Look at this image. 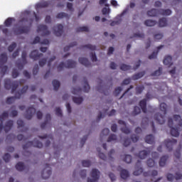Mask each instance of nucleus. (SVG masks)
I'll return each instance as SVG.
<instances>
[{"mask_svg": "<svg viewBox=\"0 0 182 182\" xmlns=\"http://www.w3.org/2000/svg\"><path fill=\"white\" fill-rule=\"evenodd\" d=\"M121 70H124V72H126L127 70H130L132 69V66L127 65L126 64H122L120 66Z\"/></svg>", "mask_w": 182, "mask_h": 182, "instance_id": "a18cd8bd", "label": "nucleus"}, {"mask_svg": "<svg viewBox=\"0 0 182 182\" xmlns=\"http://www.w3.org/2000/svg\"><path fill=\"white\" fill-rule=\"evenodd\" d=\"M37 32L38 33L41 32V36H48V35H50V31L48 30V26L43 24H40L38 26Z\"/></svg>", "mask_w": 182, "mask_h": 182, "instance_id": "9d476101", "label": "nucleus"}, {"mask_svg": "<svg viewBox=\"0 0 182 182\" xmlns=\"http://www.w3.org/2000/svg\"><path fill=\"white\" fill-rule=\"evenodd\" d=\"M50 174H52V169H50V165L46 164V168L43 170L41 173V177L46 180L47 178H49L50 177Z\"/></svg>", "mask_w": 182, "mask_h": 182, "instance_id": "9b49d317", "label": "nucleus"}, {"mask_svg": "<svg viewBox=\"0 0 182 182\" xmlns=\"http://www.w3.org/2000/svg\"><path fill=\"white\" fill-rule=\"evenodd\" d=\"M8 62V55L6 53L0 55V69L2 76H4L5 73L8 72V66L4 65Z\"/></svg>", "mask_w": 182, "mask_h": 182, "instance_id": "7ed1b4c3", "label": "nucleus"}, {"mask_svg": "<svg viewBox=\"0 0 182 182\" xmlns=\"http://www.w3.org/2000/svg\"><path fill=\"white\" fill-rule=\"evenodd\" d=\"M82 89H83V92H85V93L89 92V91L90 90V85H89V82H87V80H85Z\"/></svg>", "mask_w": 182, "mask_h": 182, "instance_id": "72a5a7b5", "label": "nucleus"}, {"mask_svg": "<svg viewBox=\"0 0 182 182\" xmlns=\"http://www.w3.org/2000/svg\"><path fill=\"white\" fill-rule=\"evenodd\" d=\"M76 32H89L87 26L79 27L76 29Z\"/></svg>", "mask_w": 182, "mask_h": 182, "instance_id": "de8ad7c7", "label": "nucleus"}, {"mask_svg": "<svg viewBox=\"0 0 182 182\" xmlns=\"http://www.w3.org/2000/svg\"><path fill=\"white\" fill-rule=\"evenodd\" d=\"M156 23H157V21L153 20H146L144 21V25H146V26H154Z\"/></svg>", "mask_w": 182, "mask_h": 182, "instance_id": "e433bc0d", "label": "nucleus"}, {"mask_svg": "<svg viewBox=\"0 0 182 182\" xmlns=\"http://www.w3.org/2000/svg\"><path fill=\"white\" fill-rule=\"evenodd\" d=\"M131 143H132V141L130 138L129 137L125 138L124 140L123 146H124V147H127L128 146H130Z\"/></svg>", "mask_w": 182, "mask_h": 182, "instance_id": "5fc2aeb1", "label": "nucleus"}, {"mask_svg": "<svg viewBox=\"0 0 182 182\" xmlns=\"http://www.w3.org/2000/svg\"><path fill=\"white\" fill-rule=\"evenodd\" d=\"M132 156L131 155H125V157L124 159V161H125V163H127L128 164L132 163Z\"/></svg>", "mask_w": 182, "mask_h": 182, "instance_id": "4d7b16f0", "label": "nucleus"}, {"mask_svg": "<svg viewBox=\"0 0 182 182\" xmlns=\"http://www.w3.org/2000/svg\"><path fill=\"white\" fill-rule=\"evenodd\" d=\"M163 72V68L159 67V68L151 74V76H160Z\"/></svg>", "mask_w": 182, "mask_h": 182, "instance_id": "c03bdc74", "label": "nucleus"}, {"mask_svg": "<svg viewBox=\"0 0 182 182\" xmlns=\"http://www.w3.org/2000/svg\"><path fill=\"white\" fill-rule=\"evenodd\" d=\"M159 11L156 9H152L150 11H148L147 15L148 16H157L159 15Z\"/></svg>", "mask_w": 182, "mask_h": 182, "instance_id": "7c9ffc66", "label": "nucleus"}, {"mask_svg": "<svg viewBox=\"0 0 182 182\" xmlns=\"http://www.w3.org/2000/svg\"><path fill=\"white\" fill-rule=\"evenodd\" d=\"M149 154H150V151L143 150L140 151L139 154H136V156L139 157V159H141V160H144V159H146Z\"/></svg>", "mask_w": 182, "mask_h": 182, "instance_id": "412c9836", "label": "nucleus"}, {"mask_svg": "<svg viewBox=\"0 0 182 182\" xmlns=\"http://www.w3.org/2000/svg\"><path fill=\"white\" fill-rule=\"evenodd\" d=\"M19 86V82L18 81H12L11 79L4 80V87L7 90H9L11 87V93H14L18 87Z\"/></svg>", "mask_w": 182, "mask_h": 182, "instance_id": "20e7f679", "label": "nucleus"}, {"mask_svg": "<svg viewBox=\"0 0 182 182\" xmlns=\"http://www.w3.org/2000/svg\"><path fill=\"white\" fill-rule=\"evenodd\" d=\"M167 160H168V155H165L161 157L159 160V166L160 167H164L167 163Z\"/></svg>", "mask_w": 182, "mask_h": 182, "instance_id": "b1692460", "label": "nucleus"}, {"mask_svg": "<svg viewBox=\"0 0 182 182\" xmlns=\"http://www.w3.org/2000/svg\"><path fill=\"white\" fill-rule=\"evenodd\" d=\"M31 31V27L29 26H23L18 27L14 30L15 35H22L23 33H29Z\"/></svg>", "mask_w": 182, "mask_h": 182, "instance_id": "f8f14e48", "label": "nucleus"}, {"mask_svg": "<svg viewBox=\"0 0 182 182\" xmlns=\"http://www.w3.org/2000/svg\"><path fill=\"white\" fill-rule=\"evenodd\" d=\"M55 18H57V19H63V18H65V19H69V14L65 12H60L56 15Z\"/></svg>", "mask_w": 182, "mask_h": 182, "instance_id": "c756f323", "label": "nucleus"}, {"mask_svg": "<svg viewBox=\"0 0 182 182\" xmlns=\"http://www.w3.org/2000/svg\"><path fill=\"white\" fill-rule=\"evenodd\" d=\"M73 101L74 102V103H76V105H80L83 102V98L82 97H73Z\"/></svg>", "mask_w": 182, "mask_h": 182, "instance_id": "4c0bfd02", "label": "nucleus"}, {"mask_svg": "<svg viewBox=\"0 0 182 182\" xmlns=\"http://www.w3.org/2000/svg\"><path fill=\"white\" fill-rule=\"evenodd\" d=\"M165 146L166 149L168 150V151H171L173 150V146L174 144H177V140L176 139H166L164 141Z\"/></svg>", "mask_w": 182, "mask_h": 182, "instance_id": "4468645a", "label": "nucleus"}, {"mask_svg": "<svg viewBox=\"0 0 182 182\" xmlns=\"http://www.w3.org/2000/svg\"><path fill=\"white\" fill-rule=\"evenodd\" d=\"M36 113V109H35L33 107H30L26 110L25 117L26 119H27V120H31V119L33 117V114H35Z\"/></svg>", "mask_w": 182, "mask_h": 182, "instance_id": "2eb2a0df", "label": "nucleus"}, {"mask_svg": "<svg viewBox=\"0 0 182 182\" xmlns=\"http://www.w3.org/2000/svg\"><path fill=\"white\" fill-rule=\"evenodd\" d=\"M145 141L148 144H153L154 143V136L153 134L147 135L145 137Z\"/></svg>", "mask_w": 182, "mask_h": 182, "instance_id": "cd10ccee", "label": "nucleus"}, {"mask_svg": "<svg viewBox=\"0 0 182 182\" xmlns=\"http://www.w3.org/2000/svg\"><path fill=\"white\" fill-rule=\"evenodd\" d=\"M168 126L171 129V134L173 137H178L182 132V123H179L176 128L173 127V119H168Z\"/></svg>", "mask_w": 182, "mask_h": 182, "instance_id": "f03ea898", "label": "nucleus"}, {"mask_svg": "<svg viewBox=\"0 0 182 182\" xmlns=\"http://www.w3.org/2000/svg\"><path fill=\"white\" fill-rule=\"evenodd\" d=\"M120 176L122 178H123L124 180H126V178H127L129 176V171L126 169H122L120 172Z\"/></svg>", "mask_w": 182, "mask_h": 182, "instance_id": "473e14b6", "label": "nucleus"}, {"mask_svg": "<svg viewBox=\"0 0 182 182\" xmlns=\"http://www.w3.org/2000/svg\"><path fill=\"white\" fill-rule=\"evenodd\" d=\"M27 55H28V53H26V51H23L22 54H21L22 63L17 62L16 63V65L18 69H19V70H22V69H23V66H25V65H26V63H28V60H26Z\"/></svg>", "mask_w": 182, "mask_h": 182, "instance_id": "1a4fd4ad", "label": "nucleus"}, {"mask_svg": "<svg viewBox=\"0 0 182 182\" xmlns=\"http://www.w3.org/2000/svg\"><path fill=\"white\" fill-rule=\"evenodd\" d=\"M55 114L59 117H62V109H60V107H57L55 109Z\"/></svg>", "mask_w": 182, "mask_h": 182, "instance_id": "774afa93", "label": "nucleus"}, {"mask_svg": "<svg viewBox=\"0 0 182 182\" xmlns=\"http://www.w3.org/2000/svg\"><path fill=\"white\" fill-rule=\"evenodd\" d=\"M133 38H139L140 39H144V33H134V36L131 37V39H133Z\"/></svg>", "mask_w": 182, "mask_h": 182, "instance_id": "8fccbe9b", "label": "nucleus"}, {"mask_svg": "<svg viewBox=\"0 0 182 182\" xmlns=\"http://www.w3.org/2000/svg\"><path fill=\"white\" fill-rule=\"evenodd\" d=\"M159 26H160V28H164V26H167V18H160L159 21Z\"/></svg>", "mask_w": 182, "mask_h": 182, "instance_id": "2f4dec72", "label": "nucleus"}, {"mask_svg": "<svg viewBox=\"0 0 182 182\" xmlns=\"http://www.w3.org/2000/svg\"><path fill=\"white\" fill-rule=\"evenodd\" d=\"M144 75H146V71H141L140 73H138L132 75V80H139V79H141V77H143V76H144Z\"/></svg>", "mask_w": 182, "mask_h": 182, "instance_id": "5701e85b", "label": "nucleus"}, {"mask_svg": "<svg viewBox=\"0 0 182 182\" xmlns=\"http://www.w3.org/2000/svg\"><path fill=\"white\" fill-rule=\"evenodd\" d=\"M3 160H4L6 163H9V160H11V154H5L3 156Z\"/></svg>", "mask_w": 182, "mask_h": 182, "instance_id": "13d9d810", "label": "nucleus"}, {"mask_svg": "<svg viewBox=\"0 0 182 182\" xmlns=\"http://www.w3.org/2000/svg\"><path fill=\"white\" fill-rule=\"evenodd\" d=\"M116 140H117V136H116L114 134H112L108 137L107 142L109 143L110 141H116Z\"/></svg>", "mask_w": 182, "mask_h": 182, "instance_id": "49530a36", "label": "nucleus"}, {"mask_svg": "<svg viewBox=\"0 0 182 182\" xmlns=\"http://www.w3.org/2000/svg\"><path fill=\"white\" fill-rule=\"evenodd\" d=\"M19 76V72H18V70L13 69L12 71V77L16 79V77H18Z\"/></svg>", "mask_w": 182, "mask_h": 182, "instance_id": "69168bd1", "label": "nucleus"}, {"mask_svg": "<svg viewBox=\"0 0 182 182\" xmlns=\"http://www.w3.org/2000/svg\"><path fill=\"white\" fill-rule=\"evenodd\" d=\"M121 131L122 133H125V134H129L130 133V129L127 127H122Z\"/></svg>", "mask_w": 182, "mask_h": 182, "instance_id": "338daca9", "label": "nucleus"}, {"mask_svg": "<svg viewBox=\"0 0 182 182\" xmlns=\"http://www.w3.org/2000/svg\"><path fill=\"white\" fill-rule=\"evenodd\" d=\"M15 48H16V43H11L8 48L9 52H14Z\"/></svg>", "mask_w": 182, "mask_h": 182, "instance_id": "bf43d9fd", "label": "nucleus"}, {"mask_svg": "<svg viewBox=\"0 0 182 182\" xmlns=\"http://www.w3.org/2000/svg\"><path fill=\"white\" fill-rule=\"evenodd\" d=\"M50 119H51L50 114H47L46 115L45 122L41 124V129H45V127H46V125L48 124V123H49V122H50Z\"/></svg>", "mask_w": 182, "mask_h": 182, "instance_id": "393cba45", "label": "nucleus"}, {"mask_svg": "<svg viewBox=\"0 0 182 182\" xmlns=\"http://www.w3.org/2000/svg\"><path fill=\"white\" fill-rule=\"evenodd\" d=\"M135 90H136V95H141V93H143V90H144V85L137 86L135 88Z\"/></svg>", "mask_w": 182, "mask_h": 182, "instance_id": "58836bf2", "label": "nucleus"}, {"mask_svg": "<svg viewBox=\"0 0 182 182\" xmlns=\"http://www.w3.org/2000/svg\"><path fill=\"white\" fill-rule=\"evenodd\" d=\"M16 168L18 171H23L25 169V164L23 162H18L16 165Z\"/></svg>", "mask_w": 182, "mask_h": 182, "instance_id": "f704fd0d", "label": "nucleus"}, {"mask_svg": "<svg viewBox=\"0 0 182 182\" xmlns=\"http://www.w3.org/2000/svg\"><path fill=\"white\" fill-rule=\"evenodd\" d=\"M28 89H29L28 85H25L21 88V91L18 92V93L21 95V97H22V95H25V93L28 92Z\"/></svg>", "mask_w": 182, "mask_h": 182, "instance_id": "09e8293b", "label": "nucleus"}, {"mask_svg": "<svg viewBox=\"0 0 182 182\" xmlns=\"http://www.w3.org/2000/svg\"><path fill=\"white\" fill-rule=\"evenodd\" d=\"M92 178H87V182H97L100 178V171L96 168H93L90 173Z\"/></svg>", "mask_w": 182, "mask_h": 182, "instance_id": "6e6552de", "label": "nucleus"}, {"mask_svg": "<svg viewBox=\"0 0 182 182\" xmlns=\"http://www.w3.org/2000/svg\"><path fill=\"white\" fill-rule=\"evenodd\" d=\"M80 92H82V88L80 87L73 88V90H72L73 95H79Z\"/></svg>", "mask_w": 182, "mask_h": 182, "instance_id": "052dcab7", "label": "nucleus"}, {"mask_svg": "<svg viewBox=\"0 0 182 182\" xmlns=\"http://www.w3.org/2000/svg\"><path fill=\"white\" fill-rule=\"evenodd\" d=\"M146 164L148 167H154L156 162L153 160V159H149L147 160Z\"/></svg>", "mask_w": 182, "mask_h": 182, "instance_id": "603ef678", "label": "nucleus"}, {"mask_svg": "<svg viewBox=\"0 0 182 182\" xmlns=\"http://www.w3.org/2000/svg\"><path fill=\"white\" fill-rule=\"evenodd\" d=\"M53 31L55 36H62V33H63V26L62 24H58L53 28Z\"/></svg>", "mask_w": 182, "mask_h": 182, "instance_id": "ddd939ff", "label": "nucleus"}, {"mask_svg": "<svg viewBox=\"0 0 182 182\" xmlns=\"http://www.w3.org/2000/svg\"><path fill=\"white\" fill-rule=\"evenodd\" d=\"M173 58L171 55H166L165 56L164 59V65H166V66H171L173 65Z\"/></svg>", "mask_w": 182, "mask_h": 182, "instance_id": "4be33fe9", "label": "nucleus"}, {"mask_svg": "<svg viewBox=\"0 0 182 182\" xmlns=\"http://www.w3.org/2000/svg\"><path fill=\"white\" fill-rule=\"evenodd\" d=\"M159 14H161V15H164V16L171 15V10H170V9H166V10L161 9L159 11Z\"/></svg>", "mask_w": 182, "mask_h": 182, "instance_id": "79ce46f5", "label": "nucleus"}, {"mask_svg": "<svg viewBox=\"0 0 182 182\" xmlns=\"http://www.w3.org/2000/svg\"><path fill=\"white\" fill-rule=\"evenodd\" d=\"M164 46H159L157 47V51L156 52H153L149 56V59H156V58H157V55L159 53V50L160 49H162V48H164Z\"/></svg>", "mask_w": 182, "mask_h": 182, "instance_id": "c85d7f7f", "label": "nucleus"}, {"mask_svg": "<svg viewBox=\"0 0 182 182\" xmlns=\"http://www.w3.org/2000/svg\"><path fill=\"white\" fill-rule=\"evenodd\" d=\"M91 164L92 162H90V161L83 160L82 161V165L83 166V167H90Z\"/></svg>", "mask_w": 182, "mask_h": 182, "instance_id": "6e6d98bb", "label": "nucleus"}, {"mask_svg": "<svg viewBox=\"0 0 182 182\" xmlns=\"http://www.w3.org/2000/svg\"><path fill=\"white\" fill-rule=\"evenodd\" d=\"M77 45V43L76 41L71 43L69 46L64 47V52H68V50H70V48H73V46H76Z\"/></svg>", "mask_w": 182, "mask_h": 182, "instance_id": "a19ab883", "label": "nucleus"}, {"mask_svg": "<svg viewBox=\"0 0 182 182\" xmlns=\"http://www.w3.org/2000/svg\"><path fill=\"white\" fill-rule=\"evenodd\" d=\"M66 63L67 64L65 65L63 62L60 63L57 67L58 71L62 72L64 68H67L68 69H73V68H76L77 63L75 61H73V60H67Z\"/></svg>", "mask_w": 182, "mask_h": 182, "instance_id": "39448f33", "label": "nucleus"}, {"mask_svg": "<svg viewBox=\"0 0 182 182\" xmlns=\"http://www.w3.org/2000/svg\"><path fill=\"white\" fill-rule=\"evenodd\" d=\"M29 147H37L38 149H42L43 147V144L38 140L28 141L23 146V149L26 151Z\"/></svg>", "mask_w": 182, "mask_h": 182, "instance_id": "423d86ee", "label": "nucleus"}, {"mask_svg": "<svg viewBox=\"0 0 182 182\" xmlns=\"http://www.w3.org/2000/svg\"><path fill=\"white\" fill-rule=\"evenodd\" d=\"M9 116V114L7 112H4L2 113L1 115H0V119H1L2 121L4 122V120H5V119L8 118Z\"/></svg>", "mask_w": 182, "mask_h": 182, "instance_id": "e2e57ef3", "label": "nucleus"}, {"mask_svg": "<svg viewBox=\"0 0 182 182\" xmlns=\"http://www.w3.org/2000/svg\"><path fill=\"white\" fill-rule=\"evenodd\" d=\"M21 98V93L16 92L14 97H9L6 99L7 105H12L14 102H15V99H20Z\"/></svg>", "mask_w": 182, "mask_h": 182, "instance_id": "a211bd4d", "label": "nucleus"}, {"mask_svg": "<svg viewBox=\"0 0 182 182\" xmlns=\"http://www.w3.org/2000/svg\"><path fill=\"white\" fill-rule=\"evenodd\" d=\"M14 21V18H8L5 21H4V25L5 26L9 27L12 25V21Z\"/></svg>", "mask_w": 182, "mask_h": 182, "instance_id": "3c124183", "label": "nucleus"}, {"mask_svg": "<svg viewBox=\"0 0 182 182\" xmlns=\"http://www.w3.org/2000/svg\"><path fill=\"white\" fill-rule=\"evenodd\" d=\"M122 87H118L115 88V90L114 91V96H119V95H120V92H122Z\"/></svg>", "mask_w": 182, "mask_h": 182, "instance_id": "680f3d73", "label": "nucleus"}, {"mask_svg": "<svg viewBox=\"0 0 182 182\" xmlns=\"http://www.w3.org/2000/svg\"><path fill=\"white\" fill-rule=\"evenodd\" d=\"M53 86L54 87V90H59V87H60V82H59L58 80H53Z\"/></svg>", "mask_w": 182, "mask_h": 182, "instance_id": "c9c22d12", "label": "nucleus"}, {"mask_svg": "<svg viewBox=\"0 0 182 182\" xmlns=\"http://www.w3.org/2000/svg\"><path fill=\"white\" fill-rule=\"evenodd\" d=\"M50 3L48 1H43L41 3H38L36 5V9H39L41 8H48L49 6Z\"/></svg>", "mask_w": 182, "mask_h": 182, "instance_id": "bb28decb", "label": "nucleus"}, {"mask_svg": "<svg viewBox=\"0 0 182 182\" xmlns=\"http://www.w3.org/2000/svg\"><path fill=\"white\" fill-rule=\"evenodd\" d=\"M81 48H86L87 49H90V50H96V46H93L92 44H87V45L82 46Z\"/></svg>", "mask_w": 182, "mask_h": 182, "instance_id": "37998d69", "label": "nucleus"}, {"mask_svg": "<svg viewBox=\"0 0 182 182\" xmlns=\"http://www.w3.org/2000/svg\"><path fill=\"white\" fill-rule=\"evenodd\" d=\"M14 126V121L13 120H9L6 122L5 126H4V121L0 118V133L2 132V129H4V132L6 133H8L11 129H12Z\"/></svg>", "mask_w": 182, "mask_h": 182, "instance_id": "0eeeda50", "label": "nucleus"}, {"mask_svg": "<svg viewBox=\"0 0 182 182\" xmlns=\"http://www.w3.org/2000/svg\"><path fill=\"white\" fill-rule=\"evenodd\" d=\"M97 151H98V156L100 159L104 160V161H106V160H107V157L106 156V155H105L103 153L100 151V149L97 148Z\"/></svg>", "mask_w": 182, "mask_h": 182, "instance_id": "ea45409f", "label": "nucleus"}, {"mask_svg": "<svg viewBox=\"0 0 182 182\" xmlns=\"http://www.w3.org/2000/svg\"><path fill=\"white\" fill-rule=\"evenodd\" d=\"M42 56H43V54L39 53L38 50H34L30 53V58L31 59H33V60H39Z\"/></svg>", "mask_w": 182, "mask_h": 182, "instance_id": "dca6fc26", "label": "nucleus"}, {"mask_svg": "<svg viewBox=\"0 0 182 182\" xmlns=\"http://www.w3.org/2000/svg\"><path fill=\"white\" fill-rule=\"evenodd\" d=\"M159 107L163 114L156 113L154 114V118L158 124H164V123H166V114H167V104L162 102L160 104Z\"/></svg>", "mask_w": 182, "mask_h": 182, "instance_id": "f257e3e1", "label": "nucleus"}, {"mask_svg": "<svg viewBox=\"0 0 182 182\" xmlns=\"http://www.w3.org/2000/svg\"><path fill=\"white\" fill-rule=\"evenodd\" d=\"M141 161H140V160H138L136 164V171H134L133 174L134 176H140V174H141V173H143V168L139 167V166H141Z\"/></svg>", "mask_w": 182, "mask_h": 182, "instance_id": "f3484780", "label": "nucleus"}, {"mask_svg": "<svg viewBox=\"0 0 182 182\" xmlns=\"http://www.w3.org/2000/svg\"><path fill=\"white\" fill-rule=\"evenodd\" d=\"M139 106L143 113H147V100L143 99L139 102Z\"/></svg>", "mask_w": 182, "mask_h": 182, "instance_id": "6ab92c4d", "label": "nucleus"}, {"mask_svg": "<svg viewBox=\"0 0 182 182\" xmlns=\"http://www.w3.org/2000/svg\"><path fill=\"white\" fill-rule=\"evenodd\" d=\"M48 59L47 58H42L41 60H39V65L43 68V66H45L46 65Z\"/></svg>", "mask_w": 182, "mask_h": 182, "instance_id": "0e129e2a", "label": "nucleus"}, {"mask_svg": "<svg viewBox=\"0 0 182 182\" xmlns=\"http://www.w3.org/2000/svg\"><path fill=\"white\" fill-rule=\"evenodd\" d=\"M78 61L80 63H81V65L85 66V68H90V66H92V63H90L89 60H87L86 58H80Z\"/></svg>", "mask_w": 182, "mask_h": 182, "instance_id": "aec40b11", "label": "nucleus"}, {"mask_svg": "<svg viewBox=\"0 0 182 182\" xmlns=\"http://www.w3.org/2000/svg\"><path fill=\"white\" fill-rule=\"evenodd\" d=\"M159 174V172L157 171L154 170V171H149L147 172L144 173V177H149L151 176V177H156Z\"/></svg>", "mask_w": 182, "mask_h": 182, "instance_id": "a878e982", "label": "nucleus"}, {"mask_svg": "<svg viewBox=\"0 0 182 182\" xmlns=\"http://www.w3.org/2000/svg\"><path fill=\"white\" fill-rule=\"evenodd\" d=\"M140 113H141V109H140V107H139L137 106L134 107L132 114L134 116H136L137 114H140Z\"/></svg>", "mask_w": 182, "mask_h": 182, "instance_id": "864d4df0", "label": "nucleus"}]
</instances>
